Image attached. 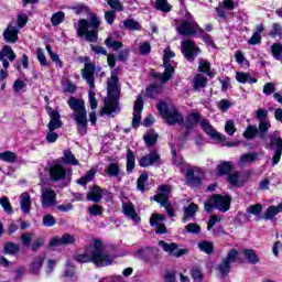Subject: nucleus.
<instances>
[{"instance_id": "1", "label": "nucleus", "mask_w": 282, "mask_h": 282, "mask_svg": "<svg viewBox=\"0 0 282 282\" xmlns=\"http://www.w3.org/2000/svg\"><path fill=\"white\" fill-rule=\"evenodd\" d=\"M105 243L100 239H95L90 242L85 253L75 257L78 263H94L97 268H105L113 263V257L105 252Z\"/></svg>"}, {"instance_id": "2", "label": "nucleus", "mask_w": 282, "mask_h": 282, "mask_svg": "<svg viewBox=\"0 0 282 282\" xmlns=\"http://www.w3.org/2000/svg\"><path fill=\"white\" fill-rule=\"evenodd\" d=\"M159 113L165 120L167 124H183L187 129H193L199 122V113L193 112L187 116L186 120L184 121V117L180 115L177 108L173 105H169L164 101L159 102L158 105Z\"/></svg>"}, {"instance_id": "3", "label": "nucleus", "mask_w": 282, "mask_h": 282, "mask_svg": "<svg viewBox=\"0 0 282 282\" xmlns=\"http://www.w3.org/2000/svg\"><path fill=\"white\" fill-rule=\"evenodd\" d=\"M100 23V18L96 13H90L89 20L79 19L75 24L77 36L89 41V43H96L98 41Z\"/></svg>"}, {"instance_id": "4", "label": "nucleus", "mask_w": 282, "mask_h": 282, "mask_svg": "<svg viewBox=\"0 0 282 282\" xmlns=\"http://www.w3.org/2000/svg\"><path fill=\"white\" fill-rule=\"evenodd\" d=\"M67 105L74 111L73 118L77 122L79 133L85 135L87 133V109L85 108V100L69 97Z\"/></svg>"}, {"instance_id": "5", "label": "nucleus", "mask_w": 282, "mask_h": 282, "mask_svg": "<svg viewBox=\"0 0 282 282\" xmlns=\"http://www.w3.org/2000/svg\"><path fill=\"white\" fill-rule=\"evenodd\" d=\"M174 163L180 167L181 173L185 174L188 186H199L202 184V175H204L202 169L184 162V159H175Z\"/></svg>"}, {"instance_id": "6", "label": "nucleus", "mask_w": 282, "mask_h": 282, "mask_svg": "<svg viewBox=\"0 0 282 282\" xmlns=\"http://www.w3.org/2000/svg\"><path fill=\"white\" fill-rule=\"evenodd\" d=\"M232 198L230 196L214 195L204 204L206 213H213V209L219 210L220 213H228L230 210V203Z\"/></svg>"}, {"instance_id": "7", "label": "nucleus", "mask_w": 282, "mask_h": 282, "mask_svg": "<svg viewBox=\"0 0 282 282\" xmlns=\"http://www.w3.org/2000/svg\"><path fill=\"white\" fill-rule=\"evenodd\" d=\"M171 58H175V53L171 51L170 47H166L163 55V65L165 69L162 74L158 73L154 75L161 83H169V80L173 78V74H175V68L171 65Z\"/></svg>"}, {"instance_id": "8", "label": "nucleus", "mask_w": 282, "mask_h": 282, "mask_svg": "<svg viewBox=\"0 0 282 282\" xmlns=\"http://www.w3.org/2000/svg\"><path fill=\"white\" fill-rule=\"evenodd\" d=\"M170 195H171V186L161 185L159 187L158 195L154 196V199L158 202V204H161V206H163V208L166 209L169 217H174L175 213L173 212V209H171V203H169Z\"/></svg>"}, {"instance_id": "9", "label": "nucleus", "mask_w": 282, "mask_h": 282, "mask_svg": "<svg viewBox=\"0 0 282 282\" xmlns=\"http://www.w3.org/2000/svg\"><path fill=\"white\" fill-rule=\"evenodd\" d=\"M57 194L54 188L51 186L42 187L41 188V206L44 209L48 208H56V204H58L57 200Z\"/></svg>"}, {"instance_id": "10", "label": "nucleus", "mask_w": 282, "mask_h": 282, "mask_svg": "<svg viewBox=\"0 0 282 282\" xmlns=\"http://www.w3.org/2000/svg\"><path fill=\"white\" fill-rule=\"evenodd\" d=\"M186 19L187 20H183L181 25L176 28L178 34H183V36H191L196 34V32H202V29L197 25L191 13L186 14Z\"/></svg>"}, {"instance_id": "11", "label": "nucleus", "mask_w": 282, "mask_h": 282, "mask_svg": "<svg viewBox=\"0 0 282 282\" xmlns=\"http://www.w3.org/2000/svg\"><path fill=\"white\" fill-rule=\"evenodd\" d=\"M181 52L185 56L186 61L193 63L197 55L199 54V48L195 44V42L191 40L183 41L181 44Z\"/></svg>"}, {"instance_id": "12", "label": "nucleus", "mask_w": 282, "mask_h": 282, "mask_svg": "<svg viewBox=\"0 0 282 282\" xmlns=\"http://www.w3.org/2000/svg\"><path fill=\"white\" fill-rule=\"evenodd\" d=\"M160 248L163 249L164 252L169 253L170 257H184V254H188V249H180L177 243L175 242H166L164 240L159 241Z\"/></svg>"}, {"instance_id": "13", "label": "nucleus", "mask_w": 282, "mask_h": 282, "mask_svg": "<svg viewBox=\"0 0 282 282\" xmlns=\"http://www.w3.org/2000/svg\"><path fill=\"white\" fill-rule=\"evenodd\" d=\"M50 175L53 182H61V180H65L67 175L70 177L72 170H65L63 165L57 163L50 169Z\"/></svg>"}, {"instance_id": "14", "label": "nucleus", "mask_w": 282, "mask_h": 282, "mask_svg": "<svg viewBox=\"0 0 282 282\" xmlns=\"http://www.w3.org/2000/svg\"><path fill=\"white\" fill-rule=\"evenodd\" d=\"M122 210L126 217L131 219L134 224H140L141 219L140 216H138V213H135V206H133L127 198L122 199Z\"/></svg>"}, {"instance_id": "15", "label": "nucleus", "mask_w": 282, "mask_h": 282, "mask_svg": "<svg viewBox=\"0 0 282 282\" xmlns=\"http://www.w3.org/2000/svg\"><path fill=\"white\" fill-rule=\"evenodd\" d=\"M86 63L84 66V69H82V78H84L85 82L89 85L90 89H94V74L96 72V66L94 64L89 63V58L86 57Z\"/></svg>"}, {"instance_id": "16", "label": "nucleus", "mask_w": 282, "mask_h": 282, "mask_svg": "<svg viewBox=\"0 0 282 282\" xmlns=\"http://www.w3.org/2000/svg\"><path fill=\"white\" fill-rule=\"evenodd\" d=\"M164 219L166 216L162 214H152L150 217V226H155L156 235H164L166 234V226L164 225Z\"/></svg>"}, {"instance_id": "17", "label": "nucleus", "mask_w": 282, "mask_h": 282, "mask_svg": "<svg viewBox=\"0 0 282 282\" xmlns=\"http://www.w3.org/2000/svg\"><path fill=\"white\" fill-rule=\"evenodd\" d=\"M2 36L7 43H17L19 41V28L14 22H10L3 31Z\"/></svg>"}, {"instance_id": "18", "label": "nucleus", "mask_w": 282, "mask_h": 282, "mask_svg": "<svg viewBox=\"0 0 282 282\" xmlns=\"http://www.w3.org/2000/svg\"><path fill=\"white\" fill-rule=\"evenodd\" d=\"M8 58V59H6ZM17 58V53H14V51L12 50V47L10 45H6L4 47H2V50L0 51V61L2 62V66L4 69H8V67H10V62H14V59ZM10 61V62H8Z\"/></svg>"}, {"instance_id": "19", "label": "nucleus", "mask_w": 282, "mask_h": 282, "mask_svg": "<svg viewBox=\"0 0 282 282\" xmlns=\"http://www.w3.org/2000/svg\"><path fill=\"white\" fill-rule=\"evenodd\" d=\"M142 109H144V104L142 102V95H139L134 101L133 108L132 127L134 128L140 127V122L142 120Z\"/></svg>"}, {"instance_id": "20", "label": "nucleus", "mask_w": 282, "mask_h": 282, "mask_svg": "<svg viewBox=\"0 0 282 282\" xmlns=\"http://www.w3.org/2000/svg\"><path fill=\"white\" fill-rule=\"evenodd\" d=\"M203 131H205V133H207V135H210L213 138V140H219V142H224V140H226V135L217 132L213 126L210 124V122H208V120L206 119H202L199 122Z\"/></svg>"}, {"instance_id": "21", "label": "nucleus", "mask_w": 282, "mask_h": 282, "mask_svg": "<svg viewBox=\"0 0 282 282\" xmlns=\"http://www.w3.org/2000/svg\"><path fill=\"white\" fill-rule=\"evenodd\" d=\"M47 113L51 118L47 124L48 131H56V129H61L63 127V121H61V115L52 108H47Z\"/></svg>"}, {"instance_id": "22", "label": "nucleus", "mask_w": 282, "mask_h": 282, "mask_svg": "<svg viewBox=\"0 0 282 282\" xmlns=\"http://www.w3.org/2000/svg\"><path fill=\"white\" fill-rule=\"evenodd\" d=\"M76 238L69 234H64L61 238L55 237L50 241V248H56V246H70V243H75Z\"/></svg>"}, {"instance_id": "23", "label": "nucleus", "mask_w": 282, "mask_h": 282, "mask_svg": "<svg viewBox=\"0 0 282 282\" xmlns=\"http://www.w3.org/2000/svg\"><path fill=\"white\" fill-rule=\"evenodd\" d=\"M120 75V69L116 68L111 72V77L108 79V95L116 96L118 94V76Z\"/></svg>"}, {"instance_id": "24", "label": "nucleus", "mask_w": 282, "mask_h": 282, "mask_svg": "<svg viewBox=\"0 0 282 282\" xmlns=\"http://www.w3.org/2000/svg\"><path fill=\"white\" fill-rule=\"evenodd\" d=\"M102 195H109V192L106 189L100 188V186L95 185L87 194V199L89 202H95V204H98L100 199H102Z\"/></svg>"}, {"instance_id": "25", "label": "nucleus", "mask_w": 282, "mask_h": 282, "mask_svg": "<svg viewBox=\"0 0 282 282\" xmlns=\"http://www.w3.org/2000/svg\"><path fill=\"white\" fill-rule=\"evenodd\" d=\"M88 102L90 105L89 121L91 124H96V109H98V99H96V93L94 90L88 91Z\"/></svg>"}, {"instance_id": "26", "label": "nucleus", "mask_w": 282, "mask_h": 282, "mask_svg": "<svg viewBox=\"0 0 282 282\" xmlns=\"http://www.w3.org/2000/svg\"><path fill=\"white\" fill-rule=\"evenodd\" d=\"M158 254V248L155 247H145L143 249H139L135 251L134 257L137 259H141V261H147V259H151V257H155Z\"/></svg>"}, {"instance_id": "27", "label": "nucleus", "mask_w": 282, "mask_h": 282, "mask_svg": "<svg viewBox=\"0 0 282 282\" xmlns=\"http://www.w3.org/2000/svg\"><path fill=\"white\" fill-rule=\"evenodd\" d=\"M152 164H160V154H158V152H151L139 160V166H142L143 169L152 166Z\"/></svg>"}, {"instance_id": "28", "label": "nucleus", "mask_w": 282, "mask_h": 282, "mask_svg": "<svg viewBox=\"0 0 282 282\" xmlns=\"http://www.w3.org/2000/svg\"><path fill=\"white\" fill-rule=\"evenodd\" d=\"M20 206H21L22 213H24L25 215L30 214V210L32 208V197L28 192H24L21 194Z\"/></svg>"}, {"instance_id": "29", "label": "nucleus", "mask_w": 282, "mask_h": 282, "mask_svg": "<svg viewBox=\"0 0 282 282\" xmlns=\"http://www.w3.org/2000/svg\"><path fill=\"white\" fill-rule=\"evenodd\" d=\"M43 263H45V256L35 257L30 263V272L31 274H40L41 268H43Z\"/></svg>"}, {"instance_id": "30", "label": "nucleus", "mask_w": 282, "mask_h": 282, "mask_svg": "<svg viewBox=\"0 0 282 282\" xmlns=\"http://www.w3.org/2000/svg\"><path fill=\"white\" fill-rule=\"evenodd\" d=\"M116 109H118V102L116 101V99L108 97L105 100V107L100 110V116H105V113L109 116L116 112Z\"/></svg>"}, {"instance_id": "31", "label": "nucleus", "mask_w": 282, "mask_h": 282, "mask_svg": "<svg viewBox=\"0 0 282 282\" xmlns=\"http://www.w3.org/2000/svg\"><path fill=\"white\" fill-rule=\"evenodd\" d=\"M229 183L232 184L234 186H241L247 180L248 175L241 173V172H234L229 174Z\"/></svg>"}, {"instance_id": "32", "label": "nucleus", "mask_w": 282, "mask_h": 282, "mask_svg": "<svg viewBox=\"0 0 282 282\" xmlns=\"http://www.w3.org/2000/svg\"><path fill=\"white\" fill-rule=\"evenodd\" d=\"M199 210V207L195 204L192 203L187 207L184 208V216H183V224H187V221H191L193 217H195V213Z\"/></svg>"}, {"instance_id": "33", "label": "nucleus", "mask_w": 282, "mask_h": 282, "mask_svg": "<svg viewBox=\"0 0 282 282\" xmlns=\"http://www.w3.org/2000/svg\"><path fill=\"white\" fill-rule=\"evenodd\" d=\"M206 85H208V78H206V76L198 74L194 77V80H193L194 91H199V89H204Z\"/></svg>"}, {"instance_id": "34", "label": "nucleus", "mask_w": 282, "mask_h": 282, "mask_svg": "<svg viewBox=\"0 0 282 282\" xmlns=\"http://www.w3.org/2000/svg\"><path fill=\"white\" fill-rule=\"evenodd\" d=\"M282 213V203L278 206H270L263 214L262 219H274V216Z\"/></svg>"}, {"instance_id": "35", "label": "nucleus", "mask_w": 282, "mask_h": 282, "mask_svg": "<svg viewBox=\"0 0 282 282\" xmlns=\"http://www.w3.org/2000/svg\"><path fill=\"white\" fill-rule=\"evenodd\" d=\"M94 177H96V170L91 169L76 182L79 186H87L89 182H94Z\"/></svg>"}, {"instance_id": "36", "label": "nucleus", "mask_w": 282, "mask_h": 282, "mask_svg": "<svg viewBox=\"0 0 282 282\" xmlns=\"http://www.w3.org/2000/svg\"><path fill=\"white\" fill-rule=\"evenodd\" d=\"M127 173H133V169H135V153L131 151V149L127 150Z\"/></svg>"}, {"instance_id": "37", "label": "nucleus", "mask_w": 282, "mask_h": 282, "mask_svg": "<svg viewBox=\"0 0 282 282\" xmlns=\"http://www.w3.org/2000/svg\"><path fill=\"white\" fill-rule=\"evenodd\" d=\"M236 79L238 83H241L242 85H245V83H250V84L257 83V78L250 77V74L243 73V72H238L236 74Z\"/></svg>"}, {"instance_id": "38", "label": "nucleus", "mask_w": 282, "mask_h": 282, "mask_svg": "<svg viewBox=\"0 0 282 282\" xmlns=\"http://www.w3.org/2000/svg\"><path fill=\"white\" fill-rule=\"evenodd\" d=\"M106 175H108V177H118V175H120V165L118 163H110L106 167Z\"/></svg>"}, {"instance_id": "39", "label": "nucleus", "mask_w": 282, "mask_h": 282, "mask_svg": "<svg viewBox=\"0 0 282 282\" xmlns=\"http://www.w3.org/2000/svg\"><path fill=\"white\" fill-rule=\"evenodd\" d=\"M242 254H245V258L249 263H259V256H257V252L252 249H245L242 251Z\"/></svg>"}, {"instance_id": "40", "label": "nucleus", "mask_w": 282, "mask_h": 282, "mask_svg": "<svg viewBox=\"0 0 282 282\" xmlns=\"http://www.w3.org/2000/svg\"><path fill=\"white\" fill-rule=\"evenodd\" d=\"M259 158V152L245 153L240 156L241 164H250Z\"/></svg>"}, {"instance_id": "41", "label": "nucleus", "mask_w": 282, "mask_h": 282, "mask_svg": "<svg viewBox=\"0 0 282 282\" xmlns=\"http://www.w3.org/2000/svg\"><path fill=\"white\" fill-rule=\"evenodd\" d=\"M0 160L2 162L13 163V162H17L18 156H17V153L12 151H6L0 153Z\"/></svg>"}, {"instance_id": "42", "label": "nucleus", "mask_w": 282, "mask_h": 282, "mask_svg": "<svg viewBox=\"0 0 282 282\" xmlns=\"http://www.w3.org/2000/svg\"><path fill=\"white\" fill-rule=\"evenodd\" d=\"M200 252H205L206 254H210L213 252L214 245L210 241L203 240L197 245Z\"/></svg>"}, {"instance_id": "43", "label": "nucleus", "mask_w": 282, "mask_h": 282, "mask_svg": "<svg viewBox=\"0 0 282 282\" xmlns=\"http://www.w3.org/2000/svg\"><path fill=\"white\" fill-rule=\"evenodd\" d=\"M0 206H2L7 215H12L14 213V210L12 209V204H10V199L6 196L0 198Z\"/></svg>"}, {"instance_id": "44", "label": "nucleus", "mask_w": 282, "mask_h": 282, "mask_svg": "<svg viewBox=\"0 0 282 282\" xmlns=\"http://www.w3.org/2000/svg\"><path fill=\"white\" fill-rule=\"evenodd\" d=\"M63 21H65V12L63 11H58L51 17V23L54 26L61 25Z\"/></svg>"}, {"instance_id": "45", "label": "nucleus", "mask_w": 282, "mask_h": 282, "mask_svg": "<svg viewBox=\"0 0 282 282\" xmlns=\"http://www.w3.org/2000/svg\"><path fill=\"white\" fill-rule=\"evenodd\" d=\"M154 8L161 12H169L171 10V4H169L166 0H155Z\"/></svg>"}, {"instance_id": "46", "label": "nucleus", "mask_w": 282, "mask_h": 282, "mask_svg": "<svg viewBox=\"0 0 282 282\" xmlns=\"http://www.w3.org/2000/svg\"><path fill=\"white\" fill-rule=\"evenodd\" d=\"M148 181H149V174H141L137 181L138 191H141V193H144V191H147L145 186Z\"/></svg>"}, {"instance_id": "47", "label": "nucleus", "mask_w": 282, "mask_h": 282, "mask_svg": "<svg viewBox=\"0 0 282 282\" xmlns=\"http://www.w3.org/2000/svg\"><path fill=\"white\" fill-rule=\"evenodd\" d=\"M21 250V247L14 242H7L4 245V252L7 254H17Z\"/></svg>"}, {"instance_id": "48", "label": "nucleus", "mask_w": 282, "mask_h": 282, "mask_svg": "<svg viewBox=\"0 0 282 282\" xmlns=\"http://www.w3.org/2000/svg\"><path fill=\"white\" fill-rule=\"evenodd\" d=\"M185 232L189 235H199L202 232V226L197 225V223H189L185 226Z\"/></svg>"}, {"instance_id": "49", "label": "nucleus", "mask_w": 282, "mask_h": 282, "mask_svg": "<svg viewBox=\"0 0 282 282\" xmlns=\"http://www.w3.org/2000/svg\"><path fill=\"white\" fill-rule=\"evenodd\" d=\"M143 139H144L147 147H153V144H155V142H158V133H155L153 131L148 132L147 134H144Z\"/></svg>"}, {"instance_id": "50", "label": "nucleus", "mask_w": 282, "mask_h": 282, "mask_svg": "<svg viewBox=\"0 0 282 282\" xmlns=\"http://www.w3.org/2000/svg\"><path fill=\"white\" fill-rule=\"evenodd\" d=\"M232 171V164L228 161H225L218 165V174L226 175Z\"/></svg>"}, {"instance_id": "51", "label": "nucleus", "mask_w": 282, "mask_h": 282, "mask_svg": "<svg viewBox=\"0 0 282 282\" xmlns=\"http://www.w3.org/2000/svg\"><path fill=\"white\" fill-rule=\"evenodd\" d=\"M271 54L275 58V61H281L282 56V45L279 43H274L271 46Z\"/></svg>"}, {"instance_id": "52", "label": "nucleus", "mask_w": 282, "mask_h": 282, "mask_svg": "<svg viewBox=\"0 0 282 282\" xmlns=\"http://www.w3.org/2000/svg\"><path fill=\"white\" fill-rule=\"evenodd\" d=\"M258 131L259 129H257V127L248 126L246 131L243 132V138H246L247 140H252L256 138Z\"/></svg>"}, {"instance_id": "53", "label": "nucleus", "mask_w": 282, "mask_h": 282, "mask_svg": "<svg viewBox=\"0 0 282 282\" xmlns=\"http://www.w3.org/2000/svg\"><path fill=\"white\" fill-rule=\"evenodd\" d=\"M123 25L127 30H142V26L140 25V22L133 20V19H128L123 22Z\"/></svg>"}, {"instance_id": "54", "label": "nucleus", "mask_w": 282, "mask_h": 282, "mask_svg": "<svg viewBox=\"0 0 282 282\" xmlns=\"http://www.w3.org/2000/svg\"><path fill=\"white\" fill-rule=\"evenodd\" d=\"M64 161L66 164H72L73 166H78V161L76 160V156H74L72 151L64 152Z\"/></svg>"}, {"instance_id": "55", "label": "nucleus", "mask_w": 282, "mask_h": 282, "mask_svg": "<svg viewBox=\"0 0 282 282\" xmlns=\"http://www.w3.org/2000/svg\"><path fill=\"white\" fill-rule=\"evenodd\" d=\"M160 91H162V86L153 84L147 89V96L149 98H155Z\"/></svg>"}, {"instance_id": "56", "label": "nucleus", "mask_w": 282, "mask_h": 282, "mask_svg": "<svg viewBox=\"0 0 282 282\" xmlns=\"http://www.w3.org/2000/svg\"><path fill=\"white\" fill-rule=\"evenodd\" d=\"M262 210H263V205L262 204L250 205L247 209V214L259 216Z\"/></svg>"}, {"instance_id": "57", "label": "nucleus", "mask_w": 282, "mask_h": 282, "mask_svg": "<svg viewBox=\"0 0 282 282\" xmlns=\"http://www.w3.org/2000/svg\"><path fill=\"white\" fill-rule=\"evenodd\" d=\"M198 69L199 72L207 74V76H213V73H210V63L208 61L200 59Z\"/></svg>"}, {"instance_id": "58", "label": "nucleus", "mask_w": 282, "mask_h": 282, "mask_svg": "<svg viewBox=\"0 0 282 282\" xmlns=\"http://www.w3.org/2000/svg\"><path fill=\"white\" fill-rule=\"evenodd\" d=\"M36 56L40 65H42V67H47V57H45V52H43V48L36 50Z\"/></svg>"}, {"instance_id": "59", "label": "nucleus", "mask_w": 282, "mask_h": 282, "mask_svg": "<svg viewBox=\"0 0 282 282\" xmlns=\"http://www.w3.org/2000/svg\"><path fill=\"white\" fill-rule=\"evenodd\" d=\"M43 224L46 226V228H52V226H56V218H54V216L51 214H46L43 217Z\"/></svg>"}, {"instance_id": "60", "label": "nucleus", "mask_w": 282, "mask_h": 282, "mask_svg": "<svg viewBox=\"0 0 282 282\" xmlns=\"http://www.w3.org/2000/svg\"><path fill=\"white\" fill-rule=\"evenodd\" d=\"M105 43L107 47H111L115 51H118L120 47H122V42L112 41L111 37L106 39Z\"/></svg>"}, {"instance_id": "61", "label": "nucleus", "mask_w": 282, "mask_h": 282, "mask_svg": "<svg viewBox=\"0 0 282 282\" xmlns=\"http://www.w3.org/2000/svg\"><path fill=\"white\" fill-rule=\"evenodd\" d=\"M225 131L228 135H235L237 128L235 127V121L228 120L225 124Z\"/></svg>"}, {"instance_id": "62", "label": "nucleus", "mask_w": 282, "mask_h": 282, "mask_svg": "<svg viewBox=\"0 0 282 282\" xmlns=\"http://www.w3.org/2000/svg\"><path fill=\"white\" fill-rule=\"evenodd\" d=\"M217 270L220 274H228V272H230V264L226 260H223L221 263L218 264Z\"/></svg>"}, {"instance_id": "63", "label": "nucleus", "mask_w": 282, "mask_h": 282, "mask_svg": "<svg viewBox=\"0 0 282 282\" xmlns=\"http://www.w3.org/2000/svg\"><path fill=\"white\" fill-rule=\"evenodd\" d=\"M269 36H282V26L279 23L272 25V30L269 32Z\"/></svg>"}, {"instance_id": "64", "label": "nucleus", "mask_w": 282, "mask_h": 282, "mask_svg": "<svg viewBox=\"0 0 282 282\" xmlns=\"http://www.w3.org/2000/svg\"><path fill=\"white\" fill-rule=\"evenodd\" d=\"M17 24L18 28H25L28 25V14L25 13H20L17 18Z\"/></svg>"}]
</instances>
